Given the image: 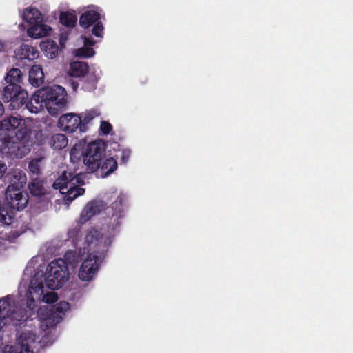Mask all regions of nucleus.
Instances as JSON below:
<instances>
[{
	"instance_id": "35",
	"label": "nucleus",
	"mask_w": 353,
	"mask_h": 353,
	"mask_svg": "<svg viewBox=\"0 0 353 353\" xmlns=\"http://www.w3.org/2000/svg\"><path fill=\"white\" fill-rule=\"evenodd\" d=\"M7 305L3 303L2 306L0 305V330L6 324V315L8 311L6 310Z\"/></svg>"
},
{
	"instance_id": "1",
	"label": "nucleus",
	"mask_w": 353,
	"mask_h": 353,
	"mask_svg": "<svg viewBox=\"0 0 353 353\" xmlns=\"http://www.w3.org/2000/svg\"><path fill=\"white\" fill-rule=\"evenodd\" d=\"M123 202V197L119 196L112 203L111 208L108 209L107 213L110 217L103 226L108 236L104 239L103 234L95 228H92L87 232L85 242L90 250H93L95 254L98 255V254L107 252L112 243V239L119 232L121 225V219L124 216Z\"/></svg>"
},
{
	"instance_id": "39",
	"label": "nucleus",
	"mask_w": 353,
	"mask_h": 353,
	"mask_svg": "<svg viewBox=\"0 0 353 353\" xmlns=\"http://www.w3.org/2000/svg\"><path fill=\"white\" fill-rule=\"evenodd\" d=\"M17 353H33V351L27 343L22 342Z\"/></svg>"
},
{
	"instance_id": "18",
	"label": "nucleus",
	"mask_w": 353,
	"mask_h": 353,
	"mask_svg": "<svg viewBox=\"0 0 353 353\" xmlns=\"http://www.w3.org/2000/svg\"><path fill=\"white\" fill-rule=\"evenodd\" d=\"M51 30L50 26L39 22L29 27L27 33L29 37L37 39L48 36Z\"/></svg>"
},
{
	"instance_id": "29",
	"label": "nucleus",
	"mask_w": 353,
	"mask_h": 353,
	"mask_svg": "<svg viewBox=\"0 0 353 353\" xmlns=\"http://www.w3.org/2000/svg\"><path fill=\"white\" fill-rule=\"evenodd\" d=\"M22 232H19L17 230H11L9 232H6L5 234H0V250L3 245V240H8L10 242L14 241L17 238H18Z\"/></svg>"
},
{
	"instance_id": "22",
	"label": "nucleus",
	"mask_w": 353,
	"mask_h": 353,
	"mask_svg": "<svg viewBox=\"0 0 353 353\" xmlns=\"http://www.w3.org/2000/svg\"><path fill=\"white\" fill-rule=\"evenodd\" d=\"M95 43V41L91 36L84 37V46L77 49L76 56L84 58L92 57L94 54L92 46Z\"/></svg>"
},
{
	"instance_id": "34",
	"label": "nucleus",
	"mask_w": 353,
	"mask_h": 353,
	"mask_svg": "<svg viewBox=\"0 0 353 353\" xmlns=\"http://www.w3.org/2000/svg\"><path fill=\"white\" fill-rule=\"evenodd\" d=\"M70 305L69 303L66 301H60L55 306V312L59 314H64L65 312L69 310Z\"/></svg>"
},
{
	"instance_id": "11",
	"label": "nucleus",
	"mask_w": 353,
	"mask_h": 353,
	"mask_svg": "<svg viewBox=\"0 0 353 353\" xmlns=\"http://www.w3.org/2000/svg\"><path fill=\"white\" fill-rule=\"evenodd\" d=\"M106 207V203L101 199H93L88 202L82 210L79 217L78 223L83 225L90 221L93 216L99 214L102 210H105L108 212V208ZM109 207V208H110ZM108 215V214L106 213ZM110 216H108L107 220Z\"/></svg>"
},
{
	"instance_id": "25",
	"label": "nucleus",
	"mask_w": 353,
	"mask_h": 353,
	"mask_svg": "<svg viewBox=\"0 0 353 353\" xmlns=\"http://www.w3.org/2000/svg\"><path fill=\"white\" fill-rule=\"evenodd\" d=\"M118 168L117 160L114 157L105 159L100 165V172L103 177H106L113 173Z\"/></svg>"
},
{
	"instance_id": "13",
	"label": "nucleus",
	"mask_w": 353,
	"mask_h": 353,
	"mask_svg": "<svg viewBox=\"0 0 353 353\" xmlns=\"http://www.w3.org/2000/svg\"><path fill=\"white\" fill-rule=\"evenodd\" d=\"M15 189L11 190H6L5 195L8 203L14 209L20 211L25 208L29 201V196L27 192Z\"/></svg>"
},
{
	"instance_id": "21",
	"label": "nucleus",
	"mask_w": 353,
	"mask_h": 353,
	"mask_svg": "<svg viewBox=\"0 0 353 353\" xmlns=\"http://www.w3.org/2000/svg\"><path fill=\"white\" fill-rule=\"evenodd\" d=\"M41 50L49 59H54L58 55L59 46L57 43L50 39H46L40 44Z\"/></svg>"
},
{
	"instance_id": "31",
	"label": "nucleus",
	"mask_w": 353,
	"mask_h": 353,
	"mask_svg": "<svg viewBox=\"0 0 353 353\" xmlns=\"http://www.w3.org/2000/svg\"><path fill=\"white\" fill-rule=\"evenodd\" d=\"M29 190L32 194L34 196H41L43 194V189L40 181H34L29 185Z\"/></svg>"
},
{
	"instance_id": "15",
	"label": "nucleus",
	"mask_w": 353,
	"mask_h": 353,
	"mask_svg": "<svg viewBox=\"0 0 353 353\" xmlns=\"http://www.w3.org/2000/svg\"><path fill=\"white\" fill-rule=\"evenodd\" d=\"M81 115L75 113H67L61 115L58 121L59 127L64 132L72 133L79 130L80 132Z\"/></svg>"
},
{
	"instance_id": "20",
	"label": "nucleus",
	"mask_w": 353,
	"mask_h": 353,
	"mask_svg": "<svg viewBox=\"0 0 353 353\" xmlns=\"http://www.w3.org/2000/svg\"><path fill=\"white\" fill-rule=\"evenodd\" d=\"M44 74L39 65H33L29 71V81L32 85L39 87L43 82Z\"/></svg>"
},
{
	"instance_id": "33",
	"label": "nucleus",
	"mask_w": 353,
	"mask_h": 353,
	"mask_svg": "<svg viewBox=\"0 0 353 353\" xmlns=\"http://www.w3.org/2000/svg\"><path fill=\"white\" fill-rule=\"evenodd\" d=\"M28 99V97L27 98ZM32 101H34L33 99L31 101H28L26 99L24 103H23V106H25V108H26L28 110H29L32 113H37L39 112V109L42 107L40 106L41 103H39L38 105H34L32 103Z\"/></svg>"
},
{
	"instance_id": "44",
	"label": "nucleus",
	"mask_w": 353,
	"mask_h": 353,
	"mask_svg": "<svg viewBox=\"0 0 353 353\" xmlns=\"http://www.w3.org/2000/svg\"><path fill=\"white\" fill-rule=\"evenodd\" d=\"M24 336H26L25 334L21 335V337L23 339Z\"/></svg>"
},
{
	"instance_id": "27",
	"label": "nucleus",
	"mask_w": 353,
	"mask_h": 353,
	"mask_svg": "<svg viewBox=\"0 0 353 353\" xmlns=\"http://www.w3.org/2000/svg\"><path fill=\"white\" fill-rule=\"evenodd\" d=\"M68 139L67 137L61 133L53 134L49 141V144L54 150H61L67 146Z\"/></svg>"
},
{
	"instance_id": "19",
	"label": "nucleus",
	"mask_w": 353,
	"mask_h": 353,
	"mask_svg": "<svg viewBox=\"0 0 353 353\" xmlns=\"http://www.w3.org/2000/svg\"><path fill=\"white\" fill-rule=\"evenodd\" d=\"M15 217V211L8 203H0V223L9 225Z\"/></svg>"
},
{
	"instance_id": "40",
	"label": "nucleus",
	"mask_w": 353,
	"mask_h": 353,
	"mask_svg": "<svg viewBox=\"0 0 353 353\" xmlns=\"http://www.w3.org/2000/svg\"><path fill=\"white\" fill-rule=\"evenodd\" d=\"M7 170V165L3 161H0V179L2 178Z\"/></svg>"
},
{
	"instance_id": "43",
	"label": "nucleus",
	"mask_w": 353,
	"mask_h": 353,
	"mask_svg": "<svg viewBox=\"0 0 353 353\" xmlns=\"http://www.w3.org/2000/svg\"><path fill=\"white\" fill-rule=\"evenodd\" d=\"M60 43H61V46H63V42H62V39H60Z\"/></svg>"
},
{
	"instance_id": "2",
	"label": "nucleus",
	"mask_w": 353,
	"mask_h": 353,
	"mask_svg": "<svg viewBox=\"0 0 353 353\" xmlns=\"http://www.w3.org/2000/svg\"><path fill=\"white\" fill-rule=\"evenodd\" d=\"M81 251L77 254L76 251L68 250L64 259H56L48 265L43 279L48 288L57 290L63 285L69 278L68 263L76 266L81 261L83 255H81Z\"/></svg>"
},
{
	"instance_id": "3",
	"label": "nucleus",
	"mask_w": 353,
	"mask_h": 353,
	"mask_svg": "<svg viewBox=\"0 0 353 353\" xmlns=\"http://www.w3.org/2000/svg\"><path fill=\"white\" fill-rule=\"evenodd\" d=\"M67 92L64 88L54 85L43 87L33 95V99L40 106H45L52 116H57L68 105Z\"/></svg>"
},
{
	"instance_id": "26",
	"label": "nucleus",
	"mask_w": 353,
	"mask_h": 353,
	"mask_svg": "<svg viewBox=\"0 0 353 353\" xmlns=\"http://www.w3.org/2000/svg\"><path fill=\"white\" fill-rule=\"evenodd\" d=\"M23 19L31 26L42 21L41 14L37 8H27L23 11Z\"/></svg>"
},
{
	"instance_id": "6",
	"label": "nucleus",
	"mask_w": 353,
	"mask_h": 353,
	"mask_svg": "<svg viewBox=\"0 0 353 353\" xmlns=\"http://www.w3.org/2000/svg\"><path fill=\"white\" fill-rule=\"evenodd\" d=\"M32 133L19 132L14 137H7L6 156L13 159H21L27 155L31 150Z\"/></svg>"
},
{
	"instance_id": "7",
	"label": "nucleus",
	"mask_w": 353,
	"mask_h": 353,
	"mask_svg": "<svg viewBox=\"0 0 353 353\" xmlns=\"http://www.w3.org/2000/svg\"><path fill=\"white\" fill-rule=\"evenodd\" d=\"M105 155V144L104 141H94L87 145L83 154V162L89 172H94L99 170L101 161Z\"/></svg>"
},
{
	"instance_id": "42",
	"label": "nucleus",
	"mask_w": 353,
	"mask_h": 353,
	"mask_svg": "<svg viewBox=\"0 0 353 353\" xmlns=\"http://www.w3.org/2000/svg\"><path fill=\"white\" fill-rule=\"evenodd\" d=\"M5 46L4 43L0 41V52H2L4 50Z\"/></svg>"
},
{
	"instance_id": "12",
	"label": "nucleus",
	"mask_w": 353,
	"mask_h": 353,
	"mask_svg": "<svg viewBox=\"0 0 353 353\" xmlns=\"http://www.w3.org/2000/svg\"><path fill=\"white\" fill-rule=\"evenodd\" d=\"M0 130L7 131L14 130V134L20 131L25 132L26 133H32L31 126L25 119L14 116H8L0 121Z\"/></svg>"
},
{
	"instance_id": "30",
	"label": "nucleus",
	"mask_w": 353,
	"mask_h": 353,
	"mask_svg": "<svg viewBox=\"0 0 353 353\" xmlns=\"http://www.w3.org/2000/svg\"><path fill=\"white\" fill-rule=\"evenodd\" d=\"M81 225H82L79 223L75 227L70 228L68 232V238L74 243H77L79 239L81 232Z\"/></svg>"
},
{
	"instance_id": "8",
	"label": "nucleus",
	"mask_w": 353,
	"mask_h": 353,
	"mask_svg": "<svg viewBox=\"0 0 353 353\" xmlns=\"http://www.w3.org/2000/svg\"><path fill=\"white\" fill-rule=\"evenodd\" d=\"M44 284L41 278L38 279L34 276L31 279L28 290L26 293L27 296V305L29 308L32 309V305L34 303L35 298L33 294H35L36 299H40L42 296V300L46 303H54L57 301L58 296L54 292H47L43 294Z\"/></svg>"
},
{
	"instance_id": "24",
	"label": "nucleus",
	"mask_w": 353,
	"mask_h": 353,
	"mask_svg": "<svg viewBox=\"0 0 353 353\" xmlns=\"http://www.w3.org/2000/svg\"><path fill=\"white\" fill-rule=\"evenodd\" d=\"M99 114V112L94 110L86 111L84 114H81L80 132H86L90 128L92 121Z\"/></svg>"
},
{
	"instance_id": "16",
	"label": "nucleus",
	"mask_w": 353,
	"mask_h": 353,
	"mask_svg": "<svg viewBox=\"0 0 353 353\" xmlns=\"http://www.w3.org/2000/svg\"><path fill=\"white\" fill-rule=\"evenodd\" d=\"M5 181L8 183V185L6 190H11L15 189L19 190V188H23L26 183L27 178L25 172L18 168L11 169L6 176Z\"/></svg>"
},
{
	"instance_id": "45",
	"label": "nucleus",
	"mask_w": 353,
	"mask_h": 353,
	"mask_svg": "<svg viewBox=\"0 0 353 353\" xmlns=\"http://www.w3.org/2000/svg\"><path fill=\"white\" fill-rule=\"evenodd\" d=\"M85 252V248H83V253Z\"/></svg>"
},
{
	"instance_id": "10",
	"label": "nucleus",
	"mask_w": 353,
	"mask_h": 353,
	"mask_svg": "<svg viewBox=\"0 0 353 353\" xmlns=\"http://www.w3.org/2000/svg\"><path fill=\"white\" fill-rule=\"evenodd\" d=\"M101 257L95 254H88L83 261L79 271V277L83 281H90L97 274L100 266Z\"/></svg>"
},
{
	"instance_id": "14",
	"label": "nucleus",
	"mask_w": 353,
	"mask_h": 353,
	"mask_svg": "<svg viewBox=\"0 0 353 353\" xmlns=\"http://www.w3.org/2000/svg\"><path fill=\"white\" fill-rule=\"evenodd\" d=\"M37 49L28 44H22L16 52V57L19 59L17 63L21 66H30L32 61L39 57Z\"/></svg>"
},
{
	"instance_id": "28",
	"label": "nucleus",
	"mask_w": 353,
	"mask_h": 353,
	"mask_svg": "<svg viewBox=\"0 0 353 353\" xmlns=\"http://www.w3.org/2000/svg\"><path fill=\"white\" fill-rule=\"evenodd\" d=\"M59 20L63 26L73 28L76 26L77 18L74 14L65 12L61 13Z\"/></svg>"
},
{
	"instance_id": "23",
	"label": "nucleus",
	"mask_w": 353,
	"mask_h": 353,
	"mask_svg": "<svg viewBox=\"0 0 353 353\" xmlns=\"http://www.w3.org/2000/svg\"><path fill=\"white\" fill-rule=\"evenodd\" d=\"M89 66L82 61H73L70 65L69 74L73 77H84L88 73Z\"/></svg>"
},
{
	"instance_id": "32",
	"label": "nucleus",
	"mask_w": 353,
	"mask_h": 353,
	"mask_svg": "<svg viewBox=\"0 0 353 353\" xmlns=\"http://www.w3.org/2000/svg\"><path fill=\"white\" fill-rule=\"evenodd\" d=\"M40 162L41 160L39 159H35L30 161L28 168L32 174L38 176L41 173Z\"/></svg>"
},
{
	"instance_id": "5",
	"label": "nucleus",
	"mask_w": 353,
	"mask_h": 353,
	"mask_svg": "<svg viewBox=\"0 0 353 353\" xmlns=\"http://www.w3.org/2000/svg\"><path fill=\"white\" fill-rule=\"evenodd\" d=\"M81 181V178L79 174L63 170L56 179L52 187L56 190H59L62 194H65L64 201L68 203L85 193L84 188L76 185L80 184Z\"/></svg>"
},
{
	"instance_id": "9",
	"label": "nucleus",
	"mask_w": 353,
	"mask_h": 353,
	"mask_svg": "<svg viewBox=\"0 0 353 353\" xmlns=\"http://www.w3.org/2000/svg\"><path fill=\"white\" fill-rule=\"evenodd\" d=\"M79 24L84 29H88L94 26L92 29V34L97 37L103 36L104 27L101 21V14L97 10H89L84 12L80 16Z\"/></svg>"
},
{
	"instance_id": "37",
	"label": "nucleus",
	"mask_w": 353,
	"mask_h": 353,
	"mask_svg": "<svg viewBox=\"0 0 353 353\" xmlns=\"http://www.w3.org/2000/svg\"><path fill=\"white\" fill-rule=\"evenodd\" d=\"M131 151L129 149H124L121 152V156L120 159L121 164H126L130 159Z\"/></svg>"
},
{
	"instance_id": "36",
	"label": "nucleus",
	"mask_w": 353,
	"mask_h": 353,
	"mask_svg": "<svg viewBox=\"0 0 353 353\" xmlns=\"http://www.w3.org/2000/svg\"><path fill=\"white\" fill-rule=\"evenodd\" d=\"M112 130V125L105 121H101L100 125V130L101 131L103 134L107 135L110 133Z\"/></svg>"
},
{
	"instance_id": "41",
	"label": "nucleus",
	"mask_w": 353,
	"mask_h": 353,
	"mask_svg": "<svg viewBox=\"0 0 353 353\" xmlns=\"http://www.w3.org/2000/svg\"><path fill=\"white\" fill-rule=\"evenodd\" d=\"M4 112V107L2 103L0 101V116H1Z\"/></svg>"
},
{
	"instance_id": "4",
	"label": "nucleus",
	"mask_w": 353,
	"mask_h": 353,
	"mask_svg": "<svg viewBox=\"0 0 353 353\" xmlns=\"http://www.w3.org/2000/svg\"><path fill=\"white\" fill-rule=\"evenodd\" d=\"M6 85L3 88L1 95L5 103L10 102L12 110H19L27 99L28 92L21 88L22 72L19 68L11 69L5 77Z\"/></svg>"
},
{
	"instance_id": "17",
	"label": "nucleus",
	"mask_w": 353,
	"mask_h": 353,
	"mask_svg": "<svg viewBox=\"0 0 353 353\" xmlns=\"http://www.w3.org/2000/svg\"><path fill=\"white\" fill-rule=\"evenodd\" d=\"M3 303L7 305L6 310L8 311V314L6 315V319L9 318L12 321H17L26 320V312L25 310L11 305L10 299L8 296L0 300V305L2 306Z\"/></svg>"
},
{
	"instance_id": "38",
	"label": "nucleus",
	"mask_w": 353,
	"mask_h": 353,
	"mask_svg": "<svg viewBox=\"0 0 353 353\" xmlns=\"http://www.w3.org/2000/svg\"><path fill=\"white\" fill-rule=\"evenodd\" d=\"M7 137L0 136V155H6Z\"/></svg>"
}]
</instances>
